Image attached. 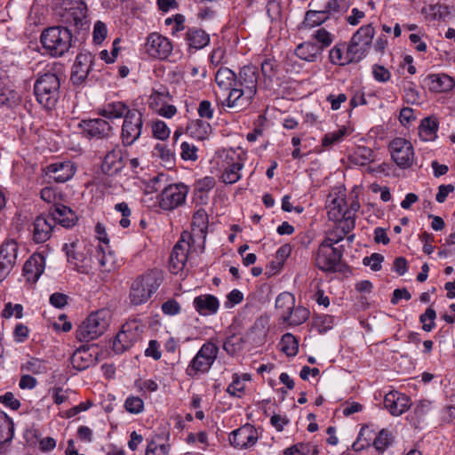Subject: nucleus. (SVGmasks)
<instances>
[{"instance_id": "nucleus-1", "label": "nucleus", "mask_w": 455, "mask_h": 455, "mask_svg": "<svg viewBox=\"0 0 455 455\" xmlns=\"http://www.w3.org/2000/svg\"><path fill=\"white\" fill-rule=\"evenodd\" d=\"M258 82V68L252 65L243 66L236 76L237 88L227 95L222 105L237 111L246 109L257 93Z\"/></svg>"}, {"instance_id": "nucleus-2", "label": "nucleus", "mask_w": 455, "mask_h": 455, "mask_svg": "<svg viewBox=\"0 0 455 455\" xmlns=\"http://www.w3.org/2000/svg\"><path fill=\"white\" fill-rule=\"evenodd\" d=\"M60 80L56 73V64L47 66L45 72L37 75L34 93L37 102L45 109H52L60 98Z\"/></svg>"}, {"instance_id": "nucleus-3", "label": "nucleus", "mask_w": 455, "mask_h": 455, "mask_svg": "<svg viewBox=\"0 0 455 455\" xmlns=\"http://www.w3.org/2000/svg\"><path fill=\"white\" fill-rule=\"evenodd\" d=\"M164 278V272L158 268L148 269L136 277L130 287L131 304L139 306L146 303L159 289Z\"/></svg>"}, {"instance_id": "nucleus-4", "label": "nucleus", "mask_w": 455, "mask_h": 455, "mask_svg": "<svg viewBox=\"0 0 455 455\" xmlns=\"http://www.w3.org/2000/svg\"><path fill=\"white\" fill-rule=\"evenodd\" d=\"M41 43L51 56L60 57L71 47L72 34L66 27H51L43 31Z\"/></svg>"}, {"instance_id": "nucleus-5", "label": "nucleus", "mask_w": 455, "mask_h": 455, "mask_svg": "<svg viewBox=\"0 0 455 455\" xmlns=\"http://www.w3.org/2000/svg\"><path fill=\"white\" fill-rule=\"evenodd\" d=\"M111 313L108 309H100L92 313L78 326L76 338L81 342H89L102 335L109 325Z\"/></svg>"}, {"instance_id": "nucleus-6", "label": "nucleus", "mask_w": 455, "mask_h": 455, "mask_svg": "<svg viewBox=\"0 0 455 455\" xmlns=\"http://www.w3.org/2000/svg\"><path fill=\"white\" fill-rule=\"evenodd\" d=\"M219 353V347L212 341L205 342L189 363L186 372L196 378L209 371Z\"/></svg>"}, {"instance_id": "nucleus-7", "label": "nucleus", "mask_w": 455, "mask_h": 455, "mask_svg": "<svg viewBox=\"0 0 455 455\" xmlns=\"http://www.w3.org/2000/svg\"><path fill=\"white\" fill-rule=\"evenodd\" d=\"M142 325L136 319L127 321L113 341V350L122 354L141 339Z\"/></svg>"}, {"instance_id": "nucleus-8", "label": "nucleus", "mask_w": 455, "mask_h": 455, "mask_svg": "<svg viewBox=\"0 0 455 455\" xmlns=\"http://www.w3.org/2000/svg\"><path fill=\"white\" fill-rule=\"evenodd\" d=\"M143 114L137 108H132L124 117L120 139L124 147L132 146L140 138L143 132Z\"/></svg>"}, {"instance_id": "nucleus-9", "label": "nucleus", "mask_w": 455, "mask_h": 455, "mask_svg": "<svg viewBox=\"0 0 455 455\" xmlns=\"http://www.w3.org/2000/svg\"><path fill=\"white\" fill-rule=\"evenodd\" d=\"M343 251L331 247L327 243H321L315 255V266L323 272L334 273L341 271Z\"/></svg>"}, {"instance_id": "nucleus-10", "label": "nucleus", "mask_w": 455, "mask_h": 455, "mask_svg": "<svg viewBox=\"0 0 455 455\" xmlns=\"http://www.w3.org/2000/svg\"><path fill=\"white\" fill-rule=\"evenodd\" d=\"M65 7L60 13L61 20L77 29L87 28V6L83 0H66Z\"/></svg>"}, {"instance_id": "nucleus-11", "label": "nucleus", "mask_w": 455, "mask_h": 455, "mask_svg": "<svg viewBox=\"0 0 455 455\" xmlns=\"http://www.w3.org/2000/svg\"><path fill=\"white\" fill-rule=\"evenodd\" d=\"M375 29L371 24L362 26L352 36L349 43V55L352 60H363L372 44Z\"/></svg>"}, {"instance_id": "nucleus-12", "label": "nucleus", "mask_w": 455, "mask_h": 455, "mask_svg": "<svg viewBox=\"0 0 455 455\" xmlns=\"http://www.w3.org/2000/svg\"><path fill=\"white\" fill-rule=\"evenodd\" d=\"M188 193V188L182 184H171L158 196L159 207L164 211H172L182 205Z\"/></svg>"}, {"instance_id": "nucleus-13", "label": "nucleus", "mask_w": 455, "mask_h": 455, "mask_svg": "<svg viewBox=\"0 0 455 455\" xmlns=\"http://www.w3.org/2000/svg\"><path fill=\"white\" fill-rule=\"evenodd\" d=\"M193 242L192 235L189 232H183L180 239L174 245L170 256V268L173 274L184 268Z\"/></svg>"}, {"instance_id": "nucleus-14", "label": "nucleus", "mask_w": 455, "mask_h": 455, "mask_svg": "<svg viewBox=\"0 0 455 455\" xmlns=\"http://www.w3.org/2000/svg\"><path fill=\"white\" fill-rule=\"evenodd\" d=\"M389 150L394 162L403 169L410 168L414 160L411 143L403 138H395L389 143Z\"/></svg>"}, {"instance_id": "nucleus-15", "label": "nucleus", "mask_w": 455, "mask_h": 455, "mask_svg": "<svg viewBox=\"0 0 455 455\" xmlns=\"http://www.w3.org/2000/svg\"><path fill=\"white\" fill-rule=\"evenodd\" d=\"M172 43L169 38L156 32L148 36L145 51L149 57L164 60L172 54Z\"/></svg>"}, {"instance_id": "nucleus-16", "label": "nucleus", "mask_w": 455, "mask_h": 455, "mask_svg": "<svg viewBox=\"0 0 455 455\" xmlns=\"http://www.w3.org/2000/svg\"><path fill=\"white\" fill-rule=\"evenodd\" d=\"M78 127L81 129L84 136L88 139H108L114 134V129L109 122L100 117L82 120Z\"/></svg>"}, {"instance_id": "nucleus-17", "label": "nucleus", "mask_w": 455, "mask_h": 455, "mask_svg": "<svg viewBox=\"0 0 455 455\" xmlns=\"http://www.w3.org/2000/svg\"><path fill=\"white\" fill-rule=\"evenodd\" d=\"M223 172L221 180L225 184H234L241 179V170L243 161L239 154L235 151L227 153L223 160Z\"/></svg>"}, {"instance_id": "nucleus-18", "label": "nucleus", "mask_w": 455, "mask_h": 455, "mask_svg": "<svg viewBox=\"0 0 455 455\" xmlns=\"http://www.w3.org/2000/svg\"><path fill=\"white\" fill-rule=\"evenodd\" d=\"M94 56L88 52L77 54L72 67L70 80L74 84H83L92 70Z\"/></svg>"}, {"instance_id": "nucleus-19", "label": "nucleus", "mask_w": 455, "mask_h": 455, "mask_svg": "<svg viewBox=\"0 0 455 455\" xmlns=\"http://www.w3.org/2000/svg\"><path fill=\"white\" fill-rule=\"evenodd\" d=\"M258 438L257 429L253 426L246 424L231 433L229 442L235 448L247 449L253 446Z\"/></svg>"}, {"instance_id": "nucleus-20", "label": "nucleus", "mask_w": 455, "mask_h": 455, "mask_svg": "<svg viewBox=\"0 0 455 455\" xmlns=\"http://www.w3.org/2000/svg\"><path fill=\"white\" fill-rule=\"evenodd\" d=\"M44 172L50 180L64 183L75 175L76 166L71 161H60L50 164L44 169Z\"/></svg>"}, {"instance_id": "nucleus-21", "label": "nucleus", "mask_w": 455, "mask_h": 455, "mask_svg": "<svg viewBox=\"0 0 455 455\" xmlns=\"http://www.w3.org/2000/svg\"><path fill=\"white\" fill-rule=\"evenodd\" d=\"M100 241H102L105 245L99 243L98 245L88 250L92 254L91 260L102 271L109 272L114 267L115 257L111 251L107 252L108 239L100 237Z\"/></svg>"}, {"instance_id": "nucleus-22", "label": "nucleus", "mask_w": 455, "mask_h": 455, "mask_svg": "<svg viewBox=\"0 0 455 455\" xmlns=\"http://www.w3.org/2000/svg\"><path fill=\"white\" fill-rule=\"evenodd\" d=\"M411 405V398L398 391H390L384 398V406L393 416L402 415Z\"/></svg>"}, {"instance_id": "nucleus-23", "label": "nucleus", "mask_w": 455, "mask_h": 455, "mask_svg": "<svg viewBox=\"0 0 455 455\" xmlns=\"http://www.w3.org/2000/svg\"><path fill=\"white\" fill-rule=\"evenodd\" d=\"M48 217L54 225L58 223L64 228L73 227L76 220V213L69 207L58 204L51 206Z\"/></svg>"}, {"instance_id": "nucleus-24", "label": "nucleus", "mask_w": 455, "mask_h": 455, "mask_svg": "<svg viewBox=\"0 0 455 455\" xmlns=\"http://www.w3.org/2000/svg\"><path fill=\"white\" fill-rule=\"evenodd\" d=\"M33 240L36 243H43L48 241L53 232L55 225L47 216L40 215L34 221Z\"/></svg>"}, {"instance_id": "nucleus-25", "label": "nucleus", "mask_w": 455, "mask_h": 455, "mask_svg": "<svg viewBox=\"0 0 455 455\" xmlns=\"http://www.w3.org/2000/svg\"><path fill=\"white\" fill-rule=\"evenodd\" d=\"M123 153L118 146L108 151L102 162V172L107 175H113L124 168Z\"/></svg>"}, {"instance_id": "nucleus-26", "label": "nucleus", "mask_w": 455, "mask_h": 455, "mask_svg": "<svg viewBox=\"0 0 455 455\" xmlns=\"http://www.w3.org/2000/svg\"><path fill=\"white\" fill-rule=\"evenodd\" d=\"M193 306L200 315L207 316L218 312L220 301L214 295L202 294L194 299Z\"/></svg>"}, {"instance_id": "nucleus-27", "label": "nucleus", "mask_w": 455, "mask_h": 455, "mask_svg": "<svg viewBox=\"0 0 455 455\" xmlns=\"http://www.w3.org/2000/svg\"><path fill=\"white\" fill-rule=\"evenodd\" d=\"M44 270V258L33 254L24 264L23 273L28 282L36 283Z\"/></svg>"}, {"instance_id": "nucleus-28", "label": "nucleus", "mask_w": 455, "mask_h": 455, "mask_svg": "<svg viewBox=\"0 0 455 455\" xmlns=\"http://www.w3.org/2000/svg\"><path fill=\"white\" fill-rule=\"evenodd\" d=\"M237 75L227 67H220L215 73V82L219 89L225 93L230 94L236 85Z\"/></svg>"}, {"instance_id": "nucleus-29", "label": "nucleus", "mask_w": 455, "mask_h": 455, "mask_svg": "<svg viewBox=\"0 0 455 455\" xmlns=\"http://www.w3.org/2000/svg\"><path fill=\"white\" fill-rule=\"evenodd\" d=\"M185 40L190 49L201 50L210 43V36L202 28H189L185 34Z\"/></svg>"}, {"instance_id": "nucleus-30", "label": "nucleus", "mask_w": 455, "mask_h": 455, "mask_svg": "<svg viewBox=\"0 0 455 455\" xmlns=\"http://www.w3.org/2000/svg\"><path fill=\"white\" fill-rule=\"evenodd\" d=\"M427 81L429 90L435 92H449L455 85L453 78L446 74L428 75Z\"/></svg>"}, {"instance_id": "nucleus-31", "label": "nucleus", "mask_w": 455, "mask_h": 455, "mask_svg": "<svg viewBox=\"0 0 455 455\" xmlns=\"http://www.w3.org/2000/svg\"><path fill=\"white\" fill-rule=\"evenodd\" d=\"M326 204L328 208V216L331 220H340L341 211L346 206L345 195L341 192H331L327 196Z\"/></svg>"}, {"instance_id": "nucleus-32", "label": "nucleus", "mask_w": 455, "mask_h": 455, "mask_svg": "<svg viewBox=\"0 0 455 455\" xmlns=\"http://www.w3.org/2000/svg\"><path fill=\"white\" fill-rule=\"evenodd\" d=\"M132 109L123 101H113L104 105L98 113L104 118L119 119L127 116Z\"/></svg>"}, {"instance_id": "nucleus-33", "label": "nucleus", "mask_w": 455, "mask_h": 455, "mask_svg": "<svg viewBox=\"0 0 455 455\" xmlns=\"http://www.w3.org/2000/svg\"><path fill=\"white\" fill-rule=\"evenodd\" d=\"M19 246L14 239H5L0 245V262L11 268L16 264Z\"/></svg>"}, {"instance_id": "nucleus-34", "label": "nucleus", "mask_w": 455, "mask_h": 455, "mask_svg": "<svg viewBox=\"0 0 455 455\" xmlns=\"http://www.w3.org/2000/svg\"><path fill=\"white\" fill-rule=\"evenodd\" d=\"M294 52L302 60L315 62L321 57L323 52L315 42L307 41L298 44Z\"/></svg>"}, {"instance_id": "nucleus-35", "label": "nucleus", "mask_w": 455, "mask_h": 455, "mask_svg": "<svg viewBox=\"0 0 455 455\" xmlns=\"http://www.w3.org/2000/svg\"><path fill=\"white\" fill-rule=\"evenodd\" d=\"M295 298L290 292L280 293L275 299V307L279 315L283 320L285 317L291 316V311L294 308Z\"/></svg>"}, {"instance_id": "nucleus-36", "label": "nucleus", "mask_w": 455, "mask_h": 455, "mask_svg": "<svg viewBox=\"0 0 455 455\" xmlns=\"http://www.w3.org/2000/svg\"><path fill=\"white\" fill-rule=\"evenodd\" d=\"M73 367L78 371H84L93 363L92 355L83 346L76 349L71 356Z\"/></svg>"}, {"instance_id": "nucleus-37", "label": "nucleus", "mask_w": 455, "mask_h": 455, "mask_svg": "<svg viewBox=\"0 0 455 455\" xmlns=\"http://www.w3.org/2000/svg\"><path fill=\"white\" fill-rule=\"evenodd\" d=\"M421 13L432 20H444L450 15V8L446 4L437 3L422 7Z\"/></svg>"}, {"instance_id": "nucleus-38", "label": "nucleus", "mask_w": 455, "mask_h": 455, "mask_svg": "<svg viewBox=\"0 0 455 455\" xmlns=\"http://www.w3.org/2000/svg\"><path fill=\"white\" fill-rule=\"evenodd\" d=\"M208 228V214L203 208L198 209L192 218V230L195 234L205 238Z\"/></svg>"}, {"instance_id": "nucleus-39", "label": "nucleus", "mask_w": 455, "mask_h": 455, "mask_svg": "<svg viewBox=\"0 0 455 455\" xmlns=\"http://www.w3.org/2000/svg\"><path fill=\"white\" fill-rule=\"evenodd\" d=\"M14 436V423L4 412L0 414V446L11 442Z\"/></svg>"}, {"instance_id": "nucleus-40", "label": "nucleus", "mask_w": 455, "mask_h": 455, "mask_svg": "<svg viewBox=\"0 0 455 455\" xmlns=\"http://www.w3.org/2000/svg\"><path fill=\"white\" fill-rule=\"evenodd\" d=\"M345 49L344 44H336L329 53L330 61L335 65H345L351 62H359L360 60H352L349 55V45L347 48L346 54L343 53Z\"/></svg>"}, {"instance_id": "nucleus-41", "label": "nucleus", "mask_w": 455, "mask_h": 455, "mask_svg": "<svg viewBox=\"0 0 455 455\" xmlns=\"http://www.w3.org/2000/svg\"><path fill=\"white\" fill-rule=\"evenodd\" d=\"M187 130L191 137L199 140H203L209 136L212 131V127L209 123L201 119H197L192 121L188 124Z\"/></svg>"}, {"instance_id": "nucleus-42", "label": "nucleus", "mask_w": 455, "mask_h": 455, "mask_svg": "<svg viewBox=\"0 0 455 455\" xmlns=\"http://www.w3.org/2000/svg\"><path fill=\"white\" fill-rule=\"evenodd\" d=\"M81 247L82 243H79L78 241L64 245L68 260L76 267H80V265L84 264L86 260L85 255L79 251Z\"/></svg>"}, {"instance_id": "nucleus-43", "label": "nucleus", "mask_w": 455, "mask_h": 455, "mask_svg": "<svg viewBox=\"0 0 455 455\" xmlns=\"http://www.w3.org/2000/svg\"><path fill=\"white\" fill-rule=\"evenodd\" d=\"M438 130V123L435 118L426 117L424 118L419 127V136L424 140H431L435 137Z\"/></svg>"}, {"instance_id": "nucleus-44", "label": "nucleus", "mask_w": 455, "mask_h": 455, "mask_svg": "<svg viewBox=\"0 0 455 455\" xmlns=\"http://www.w3.org/2000/svg\"><path fill=\"white\" fill-rule=\"evenodd\" d=\"M374 160L373 151L366 147H359L350 156V161L360 166H365Z\"/></svg>"}, {"instance_id": "nucleus-45", "label": "nucleus", "mask_w": 455, "mask_h": 455, "mask_svg": "<svg viewBox=\"0 0 455 455\" xmlns=\"http://www.w3.org/2000/svg\"><path fill=\"white\" fill-rule=\"evenodd\" d=\"M348 134L347 129L343 126L336 131L327 132L322 139V146L324 148H331L339 143Z\"/></svg>"}, {"instance_id": "nucleus-46", "label": "nucleus", "mask_w": 455, "mask_h": 455, "mask_svg": "<svg viewBox=\"0 0 455 455\" xmlns=\"http://www.w3.org/2000/svg\"><path fill=\"white\" fill-rule=\"evenodd\" d=\"M333 38V35L324 28L316 29L311 35V39L315 41V44L321 48L322 52L332 44Z\"/></svg>"}, {"instance_id": "nucleus-47", "label": "nucleus", "mask_w": 455, "mask_h": 455, "mask_svg": "<svg viewBox=\"0 0 455 455\" xmlns=\"http://www.w3.org/2000/svg\"><path fill=\"white\" fill-rule=\"evenodd\" d=\"M281 350L288 356H294L299 351V343L296 338L291 333L283 335L280 341Z\"/></svg>"}, {"instance_id": "nucleus-48", "label": "nucleus", "mask_w": 455, "mask_h": 455, "mask_svg": "<svg viewBox=\"0 0 455 455\" xmlns=\"http://www.w3.org/2000/svg\"><path fill=\"white\" fill-rule=\"evenodd\" d=\"M309 316V311L302 307H295L291 311V316L283 321L290 325L297 326L305 323Z\"/></svg>"}, {"instance_id": "nucleus-49", "label": "nucleus", "mask_w": 455, "mask_h": 455, "mask_svg": "<svg viewBox=\"0 0 455 455\" xmlns=\"http://www.w3.org/2000/svg\"><path fill=\"white\" fill-rule=\"evenodd\" d=\"M244 339L239 334H233L227 338L223 344V349L228 355H235L243 347Z\"/></svg>"}, {"instance_id": "nucleus-50", "label": "nucleus", "mask_w": 455, "mask_h": 455, "mask_svg": "<svg viewBox=\"0 0 455 455\" xmlns=\"http://www.w3.org/2000/svg\"><path fill=\"white\" fill-rule=\"evenodd\" d=\"M21 371L39 375L46 373L48 368L46 363L44 360L33 357L21 365Z\"/></svg>"}, {"instance_id": "nucleus-51", "label": "nucleus", "mask_w": 455, "mask_h": 455, "mask_svg": "<svg viewBox=\"0 0 455 455\" xmlns=\"http://www.w3.org/2000/svg\"><path fill=\"white\" fill-rule=\"evenodd\" d=\"M328 15L325 14V12L320 11H307L305 15V19L303 24L305 27H315L319 26L323 23L327 19Z\"/></svg>"}, {"instance_id": "nucleus-52", "label": "nucleus", "mask_w": 455, "mask_h": 455, "mask_svg": "<svg viewBox=\"0 0 455 455\" xmlns=\"http://www.w3.org/2000/svg\"><path fill=\"white\" fill-rule=\"evenodd\" d=\"M171 100V95L166 89L154 91L149 97V107L156 109Z\"/></svg>"}, {"instance_id": "nucleus-53", "label": "nucleus", "mask_w": 455, "mask_h": 455, "mask_svg": "<svg viewBox=\"0 0 455 455\" xmlns=\"http://www.w3.org/2000/svg\"><path fill=\"white\" fill-rule=\"evenodd\" d=\"M355 212H351L349 208L343 209L340 212L341 218L340 220H338L339 222L340 228L343 230V234H347L350 230H352L355 226Z\"/></svg>"}, {"instance_id": "nucleus-54", "label": "nucleus", "mask_w": 455, "mask_h": 455, "mask_svg": "<svg viewBox=\"0 0 455 455\" xmlns=\"http://www.w3.org/2000/svg\"><path fill=\"white\" fill-rule=\"evenodd\" d=\"M391 443V434L387 430L382 429L374 439L373 446L379 453H383Z\"/></svg>"}, {"instance_id": "nucleus-55", "label": "nucleus", "mask_w": 455, "mask_h": 455, "mask_svg": "<svg viewBox=\"0 0 455 455\" xmlns=\"http://www.w3.org/2000/svg\"><path fill=\"white\" fill-rule=\"evenodd\" d=\"M19 100L20 97L15 91L0 87V107L12 108L19 102Z\"/></svg>"}, {"instance_id": "nucleus-56", "label": "nucleus", "mask_w": 455, "mask_h": 455, "mask_svg": "<svg viewBox=\"0 0 455 455\" xmlns=\"http://www.w3.org/2000/svg\"><path fill=\"white\" fill-rule=\"evenodd\" d=\"M260 66L265 83L267 80L271 82L277 73L276 61L274 59H265Z\"/></svg>"}, {"instance_id": "nucleus-57", "label": "nucleus", "mask_w": 455, "mask_h": 455, "mask_svg": "<svg viewBox=\"0 0 455 455\" xmlns=\"http://www.w3.org/2000/svg\"><path fill=\"white\" fill-rule=\"evenodd\" d=\"M125 410L132 414H139L144 411V402L139 396L130 395L124 402Z\"/></svg>"}, {"instance_id": "nucleus-58", "label": "nucleus", "mask_w": 455, "mask_h": 455, "mask_svg": "<svg viewBox=\"0 0 455 455\" xmlns=\"http://www.w3.org/2000/svg\"><path fill=\"white\" fill-rule=\"evenodd\" d=\"M435 317H436V313H435V309L432 307L427 308L425 313L419 316V321L422 323V329L425 331H430L435 326Z\"/></svg>"}, {"instance_id": "nucleus-59", "label": "nucleus", "mask_w": 455, "mask_h": 455, "mask_svg": "<svg viewBox=\"0 0 455 455\" xmlns=\"http://www.w3.org/2000/svg\"><path fill=\"white\" fill-rule=\"evenodd\" d=\"M152 132L156 139L164 140L170 136V129L164 121H156L152 123Z\"/></svg>"}, {"instance_id": "nucleus-60", "label": "nucleus", "mask_w": 455, "mask_h": 455, "mask_svg": "<svg viewBox=\"0 0 455 455\" xmlns=\"http://www.w3.org/2000/svg\"><path fill=\"white\" fill-rule=\"evenodd\" d=\"M180 156L183 160H190V161H196L197 160V148L193 145L189 144L188 142H182L180 146Z\"/></svg>"}, {"instance_id": "nucleus-61", "label": "nucleus", "mask_w": 455, "mask_h": 455, "mask_svg": "<svg viewBox=\"0 0 455 455\" xmlns=\"http://www.w3.org/2000/svg\"><path fill=\"white\" fill-rule=\"evenodd\" d=\"M108 34L107 26L104 22L98 20L94 24L93 28V41L95 44H101Z\"/></svg>"}, {"instance_id": "nucleus-62", "label": "nucleus", "mask_w": 455, "mask_h": 455, "mask_svg": "<svg viewBox=\"0 0 455 455\" xmlns=\"http://www.w3.org/2000/svg\"><path fill=\"white\" fill-rule=\"evenodd\" d=\"M431 410V403L427 400L419 401L413 409L418 422H419Z\"/></svg>"}, {"instance_id": "nucleus-63", "label": "nucleus", "mask_w": 455, "mask_h": 455, "mask_svg": "<svg viewBox=\"0 0 455 455\" xmlns=\"http://www.w3.org/2000/svg\"><path fill=\"white\" fill-rule=\"evenodd\" d=\"M384 260V256L379 253H372L370 257H365L363 259L364 266H369L371 270L379 271L381 268V263Z\"/></svg>"}, {"instance_id": "nucleus-64", "label": "nucleus", "mask_w": 455, "mask_h": 455, "mask_svg": "<svg viewBox=\"0 0 455 455\" xmlns=\"http://www.w3.org/2000/svg\"><path fill=\"white\" fill-rule=\"evenodd\" d=\"M169 452V445L167 444H156V442L151 441L148 443L146 455H167Z\"/></svg>"}]
</instances>
